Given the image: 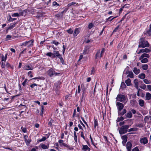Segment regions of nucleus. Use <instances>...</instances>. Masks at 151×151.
<instances>
[{"label": "nucleus", "mask_w": 151, "mask_h": 151, "mask_svg": "<svg viewBox=\"0 0 151 151\" xmlns=\"http://www.w3.org/2000/svg\"><path fill=\"white\" fill-rule=\"evenodd\" d=\"M125 118H130L132 117V112L130 111H129L125 115Z\"/></svg>", "instance_id": "obj_12"}, {"label": "nucleus", "mask_w": 151, "mask_h": 151, "mask_svg": "<svg viewBox=\"0 0 151 151\" xmlns=\"http://www.w3.org/2000/svg\"><path fill=\"white\" fill-rule=\"evenodd\" d=\"M17 19L16 18H11V17L10 16V18H9V21L10 22H13V21L15 20H16Z\"/></svg>", "instance_id": "obj_47"}, {"label": "nucleus", "mask_w": 151, "mask_h": 151, "mask_svg": "<svg viewBox=\"0 0 151 151\" xmlns=\"http://www.w3.org/2000/svg\"><path fill=\"white\" fill-rule=\"evenodd\" d=\"M132 151H139L138 148L137 147H136L133 148L132 150Z\"/></svg>", "instance_id": "obj_54"}, {"label": "nucleus", "mask_w": 151, "mask_h": 151, "mask_svg": "<svg viewBox=\"0 0 151 151\" xmlns=\"http://www.w3.org/2000/svg\"><path fill=\"white\" fill-rule=\"evenodd\" d=\"M95 70L94 69V68L92 67V70L91 71V75H94L95 73Z\"/></svg>", "instance_id": "obj_44"}, {"label": "nucleus", "mask_w": 151, "mask_h": 151, "mask_svg": "<svg viewBox=\"0 0 151 151\" xmlns=\"http://www.w3.org/2000/svg\"><path fill=\"white\" fill-rule=\"evenodd\" d=\"M112 17V16H110V17H109L108 18L106 19V22H107L108 21H109L110 22H111V21H112V20L114 19V18H115L116 17H113V18H111V19H110V18Z\"/></svg>", "instance_id": "obj_41"}, {"label": "nucleus", "mask_w": 151, "mask_h": 151, "mask_svg": "<svg viewBox=\"0 0 151 151\" xmlns=\"http://www.w3.org/2000/svg\"><path fill=\"white\" fill-rule=\"evenodd\" d=\"M6 66V65L4 63L2 62L1 64V67L2 68H4Z\"/></svg>", "instance_id": "obj_61"}, {"label": "nucleus", "mask_w": 151, "mask_h": 151, "mask_svg": "<svg viewBox=\"0 0 151 151\" xmlns=\"http://www.w3.org/2000/svg\"><path fill=\"white\" fill-rule=\"evenodd\" d=\"M68 8H65V9L61 12L57 14L56 15V16L58 17H62L63 15V14L66 12L68 10Z\"/></svg>", "instance_id": "obj_8"}, {"label": "nucleus", "mask_w": 151, "mask_h": 151, "mask_svg": "<svg viewBox=\"0 0 151 151\" xmlns=\"http://www.w3.org/2000/svg\"><path fill=\"white\" fill-rule=\"evenodd\" d=\"M32 73V72L31 71H29L28 73V76H29L31 78L33 77V75L31 74Z\"/></svg>", "instance_id": "obj_56"}, {"label": "nucleus", "mask_w": 151, "mask_h": 151, "mask_svg": "<svg viewBox=\"0 0 151 151\" xmlns=\"http://www.w3.org/2000/svg\"><path fill=\"white\" fill-rule=\"evenodd\" d=\"M122 139L124 141L127 140V137L126 135L123 136L122 137Z\"/></svg>", "instance_id": "obj_50"}, {"label": "nucleus", "mask_w": 151, "mask_h": 151, "mask_svg": "<svg viewBox=\"0 0 151 151\" xmlns=\"http://www.w3.org/2000/svg\"><path fill=\"white\" fill-rule=\"evenodd\" d=\"M80 29L79 28H76L75 29L73 35L74 36H76L80 32Z\"/></svg>", "instance_id": "obj_14"}, {"label": "nucleus", "mask_w": 151, "mask_h": 151, "mask_svg": "<svg viewBox=\"0 0 151 151\" xmlns=\"http://www.w3.org/2000/svg\"><path fill=\"white\" fill-rule=\"evenodd\" d=\"M151 117L150 116H146L144 118V121L145 122H146L147 121H148L149 118L150 117Z\"/></svg>", "instance_id": "obj_42"}, {"label": "nucleus", "mask_w": 151, "mask_h": 151, "mask_svg": "<svg viewBox=\"0 0 151 151\" xmlns=\"http://www.w3.org/2000/svg\"><path fill=\"white\" fill-rule=\"evenodd\" d=\"M150 56L148 54L146 53H144L142 54L141 56L139 58V60H141V62L142 63H146L148 62V60L147 58H148Z\"/></svg>", "instance_id": "obj_2"}, {"label": "nucleus", "mask_w": 151, "mask_h": 151, "mask_svg": "<svg viewBox=\"0 0 151 151\" xmlns=\"http://www.w3.org/2000/svg\"><path fill=\"white\" fill-rule=\"evenodd\" d=\"M144 82L146 84H149L150 83V81H148L147 79H145L144 80Z\"/></svg>", "instance_id": "obj_46"}, {"label": "nucleus", "mask_w": 151, "mask_h": 151, "mask_svg": "<svg viewBox=\"0 0 151 151\" xmlns=\"http://www.w3.org/2000/svg\"><path fill=\"white\" fill-rule=\"evenodd\" d=\"M19 14L18 13H14L12 14V15L13 17H18L19 16Z\"/></svg>", "instance_id": "obj_48"}, {"label": "nucleus", "mask_w": 151, "mask_h": 151, "mask_svg": "<svg viewBox=\"0 0 151 151\" xmlns=\"http://www.w3.org/2000/svg\"><path fill=\"white\" fill-rule=\"evenodd\" d=\"M137 130V128H130L129 129L128 132H130L132 131H136Z\"/></svg>", "instance_id": "obj_33"}, {"label": "nucleus", "mask_w": 151, "mask_h": 151, "mask_svg": "<svg viewBox=\"0 0 151 151\" xmlns=\"http://www.w3.org/2000/svg\"><path fill=\"white\" fill-rule=\"evenodd\" d=\"M140 87L143 89H145L146 88V86L144 84L142 86H140Z\"/></svg>", "instance_id": "obj_57"}, {"label": "nucleus", "mask_w": 151, "mask_h": 151, "mask_svg": "<svg viewBox=\"0 0 151 151\" xmlns=\"http://www.w3.org/2000/svg\"><path fill=\"white\" fill-rule=\"evenodd\" d=\"M105 51V49L104 48H102V51L101 52V53H100L101 56H102V55L103 54Z\"/></svg>", "instance_id": "obj_51"}, {"label": "nucleus", "mask_w": 151, "mask_h": 151, "mask_svg": "<svg viewBox=\"0 0 151 151\" xmlns=\"http://www.w3.org/2000/svg\"><path fill=\"white\" fill-rule=\"evenodd\" d=\"M21 129H22L23 132L25 133L27 131L26 129L25 128H23V127H22Z\"/></svg>", "instance_id": "obj_55"}, {"label": "nucleus", "mask_w": 151, "mask_h": 151, "mask_svg": "<svg viewBox=\"0 0 151 151\" xmlns=\"http://www.w3.org/2000/svg\"><path fill=\"white\" fill-rule=\"evenodd\" d=\"M116 99L117 101L124 103L126 101L127 98L126 95L119 94L117 95Z\"/></svg>", "instance_id": "obj_3"}, {"label": "nucleus", "mask_w": 151, "mask_h": 151, "mask_svg": "<svg viewBox=\"0 0 151 151\" xmlns=\"http://www.w3.org/2000/svg\"><path fill=\"white\" fill-rule=\"evenodd\" d=\"M98 126V123L97 119H94V127L96 128L97 126Z\"/></svg>", "instance_id": "obj_39"}, {"label": "nucleus", "mask_w": 151, "mask_h": 151, "mask_svg": "<svg viewBox=\"0 0 151 151\" xmlns=\"http://www.w3.org/2000/svg\"><path fill=\"white\" fill-rule=\"evenodd\" d=\"M125 83L127 86H130L131 84V80L129 78L126 80L125 81Z\"/></svg>", "instance_id": "obj_25"}, {"label": "nucleus", "mask_w": 151, "mask_h": 151, "mask_svg": "<svg viewBox=\"0 0 151 151\" xmlns=\"http://www.w3.org/2000/svg\"><path fill=\"white\" fill-rule=\"evenodd\" d=\"M149 44L148 42L145 40V39L143 38L140 39V41L139 42V45L138 47H140L142 48H144L146 47H149Z\"/></svg>", "instance_id": "obj_1"}, {"label": "nucleus", "mask_w": 151, "mask_h": 151, "mask_svg": "<svg viewBox=\"0 0 151 151\" xmlns=\"http://www.w3.org/2000/svg\"><path fill=\"white\" fill-rule=\"evenodd\" d=\"M126 87V85L123 82H122L121 85V87L123 89L125 88Z\"/></svg>", "instance_id": "obj_37"}, {"label": "nucleus", "mask_w": 151, "mask_h": 151, "mask_svg": "<svg viewBox=\"0 0 151 151\" xmlns=\"http://www.w3.org/2000/svg\"><path fill=\"white\" fill-rule=\"evenodd\" d=\"M27 137H28L26 135H25L24 136V141L26 143V144L27 145H28L30 144V142L31 141V139L28 140L26 138Z\"/></svg>", "instance_id": "obj_20"}, {"label": "nucleus", "mask_w": 151, "mask_h": 151, "mask_svg": "<svg viewBox=\"0 0 151 151\" xmlns=\"http://www.w3.org/2000/svg\"><path fill=\"white\" fill-rule=\"evenodd\" d=\"M102 56H101L100 54V50H99L96 54L95 58L96 59H97L99 58H101Z\"/></svg>", "instance_id": "obj_23"}, {"label": "nucleus", "mask_w": 151, "mask_h": 151, "mask_svg": "<svg viewBox=\"0 0 151 151\" xmlns=\"http://www.w3.org/2000/svg\"><path fill=\"white\" fill-rule=\"evenodd\" d=\"M129 125H125L122 126L121 127L119 130V133L120 134H122L126 133L127 132V130L129 128Z\"/></svg>", "instance_id": "obj_4"}, {"label": "nucleus", "mask_w": 151, "mask_h": 151, "mask_svg": "<svg viewBox=\"0 0 151 151\" xmlns=\"http://www.w3.org/2000/svg\"><path fill=\"white\" fill-rule=\"evenodd\" d=\"M140 142L141 144H143L144 145L147 143L148 142V140L146 137H144L140 139Z\"/></svg>", "instance_id": "obj_7"}, {"label": "nucleus", "mask_w": 151, "mask_h": 151, "mask_svg": "<svg viewBox=\"0 0 151 151\" xmlns=\"http://www.w3.org/2000/svg\"><path fill=\"white\" fill-rule=\"evenodd\" d=\"M48 74L50 77H52L53 76H56L60 74V73H56L52 69H50L48 72Z\"/></svg>", "instance_id": "obj_5"}, {"label": "nucleus", "mask_w": 151, "mask_h": 151, "mask_svg": "<svg viewBox=\"0 0 151 151\" xmlns=\"http://www.w3.org/2000/svg\"><path fill=\"white\" fill-rule=\"evenodd\" d=\"M46 137H44L40 140V142L44 141H45L46 140Z\"/></svg>", "instance_id": "obj_60"}, {"label": "nucleus", "mask_w": 151, "mask_h": 151, "mask_svg": "<svg viewBox=\"0 0 151 151\" xmlns=\"http://www.w3.org/2000/svg\"><path fill=\"white\" fill-rule=\"evenodd\" d=\"M125 5H124L119 9V13H121L122 12L124 7H126L125 6Z\"/></svg>", "instance_id": "obj_58"}, {"label": "nucleus", "mask_w": 151, "mask_h": 151, "mask_svg": "<svg viewBox=\"0 0 151 151\" xmlns=\"http://www.w3.org/2000/svg\"><path fill=\"white\" fill-rule=\"evenodd\" d=\"M37 84L36 83H33L30 85V87L32 88H34L35 86H37Z\"/></svg>", "instance_id": "obj_59"}, {"label": "nucleus", "mask_w": 151, "mask_h": 151, "mask_svg": "<svg viewBox=\"0 0 151 151\" xmlns=\"http://www.w3.org/2000/svg\"><path fill=\"white\" fill-rule=\"evenodd\" d=\"M147 87L150 91H151V85H147Z\"/></svg>", "instance_id": "obj_64"}, {"label": "nucleus", "mask_w": 151, "mask_h": 151, "mask_svg": "<svg viewBox=\"0 0 151 151\" xmlns=\"http://www.w3.org/2000/svg\"><path fill=\"white\" fill-rule=\"evenodd\" d=\"M83 147L82 150L84 151H86L88 149H90L87 145H83Z\"/></svg>", "instance_id": "obj_26"}, {"label": "nucleus", "mask_w": 151, "mask_h": 151, "mask_svg": "<svg viewBox=\"0 0 151 151\" xmlns=\"http://www.w3.org/2000/svg\"><path fill=\"white\" fill-rule=\"evenodd\" d=\"M66 32L69 34H71L73 33V31L70 28L68 30H67Z\"/></svg>", "instance_id": "obj_38"}, {"label": "nucleus", "mask_w": 151, "mask_h": 151, "mask_svg": "<svg viewBox=\"0 0 151 151\" xmlns=\"http://www.w3.org/2000/svg\"><path fill=\"white\" fill-rule=\"evenodd\" d=\"M127 112V111L126 109H123L122 112L118 111V113L119 115L123 116L124 114H125Z\"/></svg>", "instance_id": "obj_22"}, {"label": "nucleus", "mask_w": 151, "mask_h": 151, "mask_svg": "<svg viewBox=\"0 0 151 151\" xmlns=\"http://www.w3.org/2000/svg\"><path fill=\"white\" fill-rule=\"evenodd\" d=\"M142 68L143 70H145L147 69L148 68V65L147 64L143 65H142Z\"/></svg>", "instance_id": "obj_31"}, {"label": "nucleus", "mask_w": 151, "mask_h": 151, "mask_svg": "<svg viewBox=\"0 0 151 151\" xmlns=\"http://www.w3.org/2000/svg\"><path fill=\"white\" fill-rule=\"evenodd\" d=\"M52 5L53 6H60L59 4H58L56 2V1H54L52 3Z\"/></svg>", "instance_id": "obj_45"}, {"label": "nucleus", "mask_w": 151, "mask_h": 151, "mask_svg": "<svg viewBox=\"0 0 151 151\" xmlns=\"http://www.w3.org/2000/svg\"><path fill=\"white\" fill-rule=\"evenodd\" d=\"M138 103L139 105L141 107L144 106L145 101L142 99H139L138 100Z\"/></svg>", "instance_id": "obj_18"}, {"label": "nucleus", "mask_w": 151, "mask_h": 151, "mask_svg": "<svg viewBox=\"0 0 151 151\" xmlns=\"http://www.w3.org/2000/svg\"><path fill=\"white\" fill-rule=\"evenodd\" d=\"M133 71L135 74L137 75L139 73L140 70L137 68L134 67L133 68Z\"/></svg>", "instance_id": "obj_15"}, {"label": "nucleus", "mask_w": 151, "mask_h": 151, "mask_svg": "<svg viewBox=\"0 0 151 151\" xmlns=\"http://www.w3.org/2000/svg\"><path fill=\"white\" fill-rule=\"evenodd\" d=\"M16 23H11L9 27L7 29V30L10 29H13L14 27L16 26Z\"/></svg>", "instance_id": "obj_24"}, {"label": "nucleus", "mask_w": 151, "mask_h": 151, "mask_svg": "<svg viewBox=\"0 0 151 151\" xmlns=\"http://www.w3.org/2000/svg\"><path fill=\"white\" fill-rule=\"evenodd\" d=\"M119 25H118L117 27H116L114 30H113V33H114V32H116L117 31V30H118L119 27Z\"/></svg>", "instance_id": "obj_53"}, {"label": "nucleus", "mask_w": 151, "mask_h": 151, "mask_svg": "<svg viewBox=\"0 0 151 151\" xmlns=\"http://www.w3.org/2000/svg\"><path fill=\"white\" fill-rule=\"evenodd\" d=\"M51 43L54 44L56 45H57L59 44V42H57L55 40H53L51 42Z\"/></svg>", "instance_id": "obj_49"}, {"label": "nucleus", "mask_w": 151, "mask_h": 151, "mask_svg": "<svg viewBox=\"0 0 151 151\" xmlns=\"http://www.w3.org/2000/svg\"><path fill=\"white\" fill-rule=\"evenodd\" d=\"M146 100H149L151 99V94L149 93H146L145 96Z\"/></svg>", "instance_id": "obj_19"}, {"label": "nucleus", "mask_w": 151, "mask_h": 151, "mask_svg": "<svg viewBox=\"0 0 151 151\" xmlns=\"http://www.w3.org/2000/svg\"><path fill=\"white\" fill-rule=\"evenodd\" d=\"M53 52L55 55V56L57 57L58 58H60V56H61L60 55L58 51H53Z\"/></svg>", "instance_id": "obj_21"}, {"label": "nucleus", "mask_w": 151, "mask_h": 151, "mask_svg": "<svg viewBox=\"0 0 151 151\" xmlns=\"http://www.w3.org/2000/svg\"><path fill=\"white\" fill-rule=\"evenodd\" d=\"M52 53L51 52H48L47 53L46 55L49 56L51 57Z\"/></svg>", "instance_id": "obj_63"}, {"label": "nucleus", "mask_w": 151, "mask_h": 151, "mask_svg": "<svg viewBox=\"0 0 151 151\" xmlns=\"http://www.w3.org/2000/svg\"><path fill=\"white\" fill-rule=\"evenodd\" d=\"M130 103L132 105H134L136 104L137 101L135 100L132 99L130 101Z\"/></svg>", "instance_id": "obj_30"}, {"label": "nucleus", "mask_w": 151, "mask_h": 151, "mask_svg": "<svg viewBox=\"0 0 151 151\" xmlns=\"http://www.w3.org/2000/svg\"><path fill=\"white\" fill-rule=\"evenodd\" d=\"M94 25L92 23H89L88 25V28L89 29H91L93 26Z\"/></svg>", "instance_id": "obj_40"}, {"label": "nucleus", "mask_w": 151, "mask_h": 151, "mask_svg": "<svg viewBox=\"0 0 151 151\" xmlns=\"http://www.w3.org/2000/svg\"><path fill=\"white\" fill-rule=\"evenodd\" d=\"M41 147L44 149H46L48 148V147L45 144H42L41 145Z\"/></svg>", "instance_id": "obj_36"}, {"label": "nucleus", "mask_w": 151, "mask_h": 151, "mask_svg": "<svg viewBox=\"0 0 151 151\" xmlns=\"http://www.w3.org/2000/svg\"><path fill=\"white\" fill-rule=\"evenodd\" d=\"M74 139L75 140V141L76 142H77V138L76 135V132H74Z\"/></svg>", "instance_id": "obj_35"}, {"label": "nucleus", "mask_w": 151, "mask_h": 151, "mask_svg": "<svg viewBox=\"0 0 151 151\" xmlns=\"http://www.w3.org/2000/svg\"><path fill=\"white\" fill-rule=\"evenodd\" d=\"M134 87L137 89L138 88L139 83L137 79H136L134 80Z\"/></svg>", "instance_id": "obj_17"}, {"label": "nucleus", "mask_w": 151, "mask_h": 151, "mask_svg": "<svg viewBox=\"0 0 151 151\" xmlns=\"http://www.w3.org/2000/svg\"><path fill=\"white\" fill-rule=\"evenodd\" d=\"M53 121H54L52 119H51L50 121H49L48 122V125L51 127H52V124L53 122Z\"/></svg>", "instance_id": "obj_34"}, {"label": "nucleus", "mask_w": 151, "mask_h": 151, "mask_svg": "<svg viewBox=\"0 0 151 151\" xmlns=\"http://www.w3.org/2000/svg\"><path fill=\"white\" fill-rule=\"evenodd\" d=\"M116 105L118 106V111H121L124 107L123 104L119 102H117Z\"/></svg>", "instance_id": "obj_6"}, {"label": "nucleus", "mask_w": 151, "mask_h": 151, "mask_svg": "<svg viewBox=\"0 0 151 151\" xmlns=\"http://www.w3.org/2000/svg\"><path fill=\"white\" fill-rule=\"evenodd\" d=\"M33 68L32 65H26L24 67V69L26 70H32Z\"/></svg>", "instance_id": "obj_11"}, {"label": "nucleus", "mask_w": 151, "mask_h": 151, "mask_svg": "<svg viewBox=\"0 0 151 151\" xmlns=\"http://www.w3.org/2000/svg\"><path fill=\"white\" fill-rule=\"evenodd\" d=\"M132 146V145L130 142H127L126 147L127 151H131Z\"/></svg>", "instance_id": "obj_10"}, {"label": "nucleus", "mask_w": 151, "mask_h": 151, "mask_svg": "<svg viewBox=\"0 0 151 151\" xmlns=\"http://www.w3.org/2000/svg\"><path fill=\"white\" fill-rule=\"evenodd\" d=\"M138 76L139 78H140L142 79H143L145 78V74L143 73H142L140 74Z\"/></svg>", "instance_id": "obj_27"}, {"label": "nucleus", "mask_w": 151, "mask_h": 151, "mask_svg": "<svg viewBox=\"0 0 151 151\" xmlns=\"http://www.w3.org/2000/svg\"><path fill=\"white\" fill-rule=\"evenodd\" d=\"M145 34L147 36H151V31L150 30H148L146 31Z\"/></svg>", "instance_id": "obj_32"}, {"label": "nucleus", "mask_w": 151, "mask_h": 151, "mask_svg": "<svg viewBox=\"0 0 151 151\" xmlns=\"http://www.w3.org/2000/svg\"><path fill=\"white\" fill-rule=\"evenodd\" d=\"M7 55H8L7 53H6L5 55L4 59V55H2V56H1V58H2L1 61H4V62L6 60V59L7 58Z\"/></svg>", "instance_id": "obj_28"}, {"label": "nucleus", "mask_w": 151, "mask_h": 151, "mask_svg": "<svg viewBox=\"0 0 151 151\" xmlns=\"http://www.w3.org/2000/svg\"><path fill=\"white\" fill-rule=\"evenodd\" d=\"M76 3L74 2H73L70 3H69L68 5V7H70V6H71L72 5H74L76 4Z\"/></svg>", "instance_id": "obj_43"}, {"label": "nucleus", "mask_w": 151, "mask_h": 151, "mask_svg": "<svg viewBox=\"0 0 151 151\" xmlns=\"http://www.w3.org/2000/svg\"><path fill=\"white\" fill-rule=\"evenodd\" d=\"M27 81V79H25L24 82L22 83V85L23 86H25L26 84V83Z\"/></svg>", "instance_id": "obj_62"}, {"label": "nucleus", "mask_w": 151, "mask_h": 151, "mask_svg": "<svg viewBox=\"0 0 151 151\" xmlns=\"http://www.w3.org/2000/svg\"><path fill=\"white\" fill-rule=\"evenodd\" d=\"M90 47L88 46H86L85 47L84 50L83 51V54H87L88 52V50L90 48Z\"/></svg>", "instance_id": "obj_13"}, {"label": "nucleus", "mask_w": 151, "mask_h": 151, "mask_svg": "<svg viewBox=\"0 0 151 151\" xmlns=\"http://www.w3.org/2000/svg\"><path fill=\"white\" fill-rule=\"evenodd\" d=\"M151 51V50L148 49V48H145L142 49H141L139 51L138 54L140 53L141 52H145L146 53H148L150 52Z\"/></svg>", "instance_id": "obj_9"}, {"label": "nucleus", "mask_w": 151, "mask_h": 151, "mask_svg": "<svg viewBox=\"0 0 151 151\" xmlns=\"http://www.w3.org/2000/svg\"><path fill=\"white\" fill-rule=\"evenodd\" d=\"M133 73L132 72H129V74L127 75V77H129L130 78H133Z\"/></svg>", "instance_id": "obj_29"}, {"label": "nucleus", "mask_w": 151, "mask_h": 151, "mask_svg": "<svg viewBox=\"0 0 151 151\" xmlns=\"http://www.w3.org/2000/svg\"><path fill=\"white\" fill-rule=\"evenodd\" d=\"M34 41L32 40H31L28 41H27V46L28 47H32L33 46V42Z\"/></svg>", "instance_id": "obj_16"}, {"label": "nucleus", "mask_w": 151, "mask_h": 151, "mask_svg": "<svg viewBox=\"0 0 151 151\" xmlns=\"http://www.w3.org/2000/svg\"><path fill=\"white\" fill-rule=\"evenodd\" d=\"M124 119L123 117L121 116L120 117H118L117 119L118 121H122Z\"/></svg>", "instance_id": "obj_52"}]
</instances>
